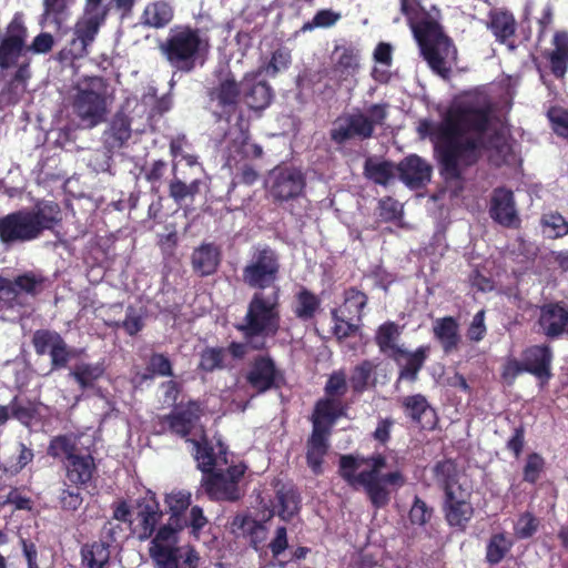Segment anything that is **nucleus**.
<instances>
[{"mask_svg": "<svg viewBox=\"0 0 568 568\" xmlns=\"http://www.w3.org/2000/svg\"><path fill=\"white\" fill-rule=\"evenodd\" d=\"M489 106L458 104L447 110L436 129L435 152L440 165V174L446 180H459L465 169L476 165L486 149L501 152L505 141L499 132L483 139L490 124Z\"/></svg>", "mask_w": 568, "mask_h": 568, "instance_id": "nucleus-1", "label": "nucleus"}, {"mask_svg": "<svg viewBox=\"0 0 568 568\" xmlns=\"http://www.w3.org/2000/svg\"><path fill=\"white\" fill-rule=\"evenodd\" d=\"M399 9L407 20L424 60L435 73L448 79L452 69L446 58L450 51L456 52V48L440 23V10L436 6L426 9L420 0H399Z\"/></svg>", "mask_w": 568, "mask_h": 568, "instance_id": "nucleus-2", "label": "nucleus"}, {"mask_svg": "<svg viewBox=\"0 0 568 568\" xmlns=\"http://www.w3.org/2000/svg\"><path fill=\"white\" fill-rule=\"evenodd\" d=\"M62 221L59 203L39 200L31 210H19L0 217V242L24 243L54 230Z\"/></svg>", "mask_w": 568, "mask_h": 568, "instance_id": "nucleus-3", "label": "nucleus"}, {"mask_svg": "<svg viewBox=\"0 0 568 568\" xmlns=\"http://www.w3.org/2000/svg\"><path fill=\"white\" fill-rule=\"evenodd\" d=\"M363 465H367L364 456L353 454L341 455L338 475L352 487L362 486L372 506L375 509H382L390 500V491L386 485L402 487L405 485L406 478L399 470L381 474V470L374 467L357 473L358 468Z\"/></svg>", "mask_w": 568, "mask_h": 568, "instance_id": "nucleus-4", "label": "nucleus"}, {"mask_svg": "<svg viewBox=\"0 0 568 568\" xmlns=\"http://www.w3.org/2000/svg\"><path fill=\"white\" fill-rule=\"evenodd\" d=\"M166 63L176 72L191 73L204 62L207 41L201 30L189 24H178L170 29L166 38L158 45Z\"/></svg>", "mask_w": 568, "mask_h": 568, "instance_id": "nucleus-5", "label": "nucleus"}, {"mask_svg": "<svg viewBox=\"0 0 568 568\" xmlns=\"http://www.w3.org/2000/svg\"><path fill=\"white\" fill-rule=\"evenodd\" d=\"M277 307V291L270 296L257 292L248 304L243 322L235 325V328L242 333L244 339L252 343L254 349H263L265 338L275 332L278 322Z\"/></svg>", "mask_w": 568, "mask_h": 568, "instance_id": "nucleus-6", "label": "nucleus"}, {"mask_svg": "<svg viewBox=\"0 0 568 568\" xmlns=\"http://www.w3.org/2000/svg\"><path fill=\"white\" fill-rule=\"evenodd\" d=\"M387 108L386 103H374L367 108V114L357 110L338 118L329 131L331 140L343 145L355 138L361 141L373 138L375 126L384 124L387 118Z\"/></svg>", "mask_w": 568, "mask_h": 568, "instance_id": "nucleus-7", "label": "nucleus"}, {"mask_svg": "<svg viewBox=\"0 0 568 568\" xmlns=\"http://www.w3.org/2000/svg\"><path fill=\"white\" fill-rule=\"evenodd\" d=\"M83 85L73 97L72 110L84 128L92 129L102 123L108 113L106 83L102 77H91L84 80Z\"/></svg>", "mask_w": 568, "mask_h": 568, "instance_id": "nucleus-8", "label": "nucleus"}, {"mask_svg": "<svg viewBox=\"0 0 568 568\" xmlns=\"http://www.w3.org/2000/svg\"><path fill=\"white\" fill-rule=\"evenodd\" d=\"M191 493L187 490H172L164 496V504L169 518L165 524H161L158 529H171L173 532L181 534L185 528H191V535L199 537L202 529L207 524L203 509L200 506H193L190 511V519L186 518V510L192 503Z\"/></svg>", "mask_w": 568, "mask_h": 568, "instance_id": "nucleus-9", "label": "nucleus"}, {"mask_svg": "<svg viewBox=\"0 0 568 568\" xmlns=\"http://www.w3.org/2000/svg\"><path fill=\"white\" fill-rule=\"evenodd\" d=\"M245 471L246 466L242 463L219 468L202 476L201 486L211 500L235 503L243 496L239 483Z\"/></svg>", "mask_w": 568, "mask_h": 568, "instance_id": "nucleus-10", "label": "nucleus"}, {"mask_svg": "<svg viewBox=\"0 0 568 568\" xmlns=\"http://www.w3.org/2000/svg\"><path fill=\"white\" fill-rule=\"evenodd\" d=\"M282 58L280 50L275 51L266 65L258 69L256 73L246 74L242 81V95L246 105L252 110L267 108L273 99L271 87L262 79V74L274 77L278 73L277 59Z\"/></svg>", "mask_w": 568, "mask_h": 568, "instance_id": "nucleus-11", "label": "nucleus"}, {"mask_svg": "<svg viewBox=\"0 0 568 568\" xmlns=\"http://www.w3.org/2000/svg\"><path fill=\"white\" fill-rule=\"evenodd\" d=\"M229 142L225 149V165L230 169L239 168V164L260 159L263 149L256 143H251L250 125L244 123L243 115L237 116L236 128L226 132Z\"/></svg>", "mask_w": 568, "mask_h": 568, "instance_id": "nucleus-12", "label": "nucleus"}, {"mask_svg": "<svg viewBox=\"0 0 568 568\" xmlns=\"http://www.w3.org/2000/svg\"><path fill=\"white\" fill-rule=\"evenodd\" d=\"M48 280L41 273L27 271L13 280L0 276V304L6 308L20 305L19 297L23 293L36 297L43 292Z\"/></svg>", "mask_w": 568, "mask_h": 568, "instance_id": "nucleus-13", "label": "nucleus"}, {"mask_svg": "<svg viewBox=\"0 0 568 568\" xmlns=\"http://www.w3.org/2000/svg\"><path fill=\"white\" fill-rule=\"evenodd\" d=\"M278 262L274 251L265 247L257 250L242 271L243 282L252 287L264 290L273 286L278 275Z\"/></svg>", "mask_w": 568, "mask_h": 568, "instance_id": "nucleus-14", "label": "nucleus"}, {"mask_svg": "<svg viewBox=\"0 0 568 568\" xmlns=\"http://www.w3.org/2000/svg\"><path fill=\"white\" fill-rule=\"evenodd\" d=\"M135 520L131 525V531L139 541L150 540L156 535L163 511L155 494L135 500Z\"/></svg>", "mask_w": 568, "mask_h": 568, "instance_id": "nucleus-15", "label": "nucleus"}, {"mask_svg": "<svg viewBox=\"0 0 568 568\" xmlns=\"http://www.w3.org/2000/svg\"><path fill=\"white\" fill-rule=\"evenodd\" d=\"M179 539V532H173L169 528L158 529L149 547V555L155 568H180L181 548L176 546Z\"/></svg>", "mask_w": 568, "mask_h": 568, "instance_id": "nucleus-16", "label": "nucleus"}, {"mask_svg": "<svg viewBox=\"0 0 568 568\" xmlns=\"http://www.w3.org/2000/svg\"><path fill=\"white\" fill-rule=\"evenodd\" d=\"M538 332L548 339H558L568 332V305L548 302L538 307Z\"/></svg>", "mask_w": 568, "mask_h": 568, "instance_id": "nucleus-17", "label": "nucleus"}, {"mask_svg": "<svg viewBox=\"0 0 568 568\" xmlns=\"http://www.w3.org/2000/svg\"><path fill=\"white\" fill-rule=\"evenodd\" d=\"M470 496L467 489L443 496L442 511L449 527L462 531L467 528L475 514Z\"/></svg>", "mask_w": 568, "mask_h": 568, "instance_id": "nucleus-18", "label": "nucleus"}, {"mask_svg": "<svg viewBox=\"0 0 568 568\" xmlns=\"http://www.w3.org/2000/svg\"><path fill=\"white\" fill-rule=\"evenodd\" d=\"M200 419V406L195 402H189L184 407L172 410L159 417L160 433L170 432L181 438L189 439Z\"/></svg>", "mask_w": 568, "mask_h": 568, "instance_id": "nucleus-19", "label": "nucleus"}, {"mask_svg": "<svg viewBox=\"0 0 568 568\" xmlns=\"http://www.w3.org/2000/svg\"><path fill=\"white\" fill-rule=\"evenodd\" d=\"M554 352L548 344H535L521 352V362L526 373L535 376L540 385L547 384L551 377Z\"/></svg>", "mask_w": 568, "mask_h": 568, "instance_id": "nucleus-20", "label": "nucleus"}, {"mask_svg": "<svg viewBox=\"0 0 568 568\" xmlns=\"http://www.w3.org/2000/svg\"><path fill=\"white\" fill-rule=\"evenodd\" d=\"M399 405L406 418L415 426L428 430L436 428L438 423L437 413L425 395L414 394L404 396L399 399Z\"/></svg>", "mask_w": 568, "mask_h": 568, "instance_id": "nucleus-21", "label": "nucleus"}, {"mask_svg": "<svg viewBox=\"0 0 568 568\" xmlns=\"http://www.w3.org/2000/svg\"><path fill=\"white\" fill-rule=\"evenodd\" d=\"M399 180L409 189L417 190L430 182L433 166L417 154H409L396 164Z\"/></svg>", "mask_w": 568, "mask_h": 568, "instance_id": "nucleus-22", "label": "nucleus"}, {"mask_svg": "<svg viewBox=\"0 0 568 568\" xmlns=\"http://www.w3.org/2000/svg\"><path fill=\"white\" fill-rule=\"evenodd\" d=\"M331 430L321 420H313V429L306 443V463L315 476L322 475L324 458L329 449Z\"/></svg>", "mask_w": 568, "mask_h": 568, "instance_id": "nucleus-23", "label": "nucleus"}, {"mask_svg": "<svg viewBox=\"0 0 568 568\" xmlns=\"http://www.w3.org/2000/svg\"><path fill=\"white\" fill-rule=\"evenodd\" d=\"M489 214L495 222L504 227L517 229L520 225L514 193L509 189L497 187L494 190Z\"/></svg>", "mask_w": 568, "mask_h": 568, "instance_id": "nucleus-24", "label": "nucleus"}, {"mask_svg": "<svg viewBox=\"0 0 568 568\" xmlns=\"http://www.w3.org/2000/svg\"><path fill=\"white\" fill-rule=\"evenodd\" d=\"M241 94L242 83L239 85L234 79L229 78L209 91L211 102H216V106L220 109L217 113L220 120L230 121V118L237 110Z\"/></svg>", "mask_w": 568, "mask_h": 568, "instance_id": "nucleus-25", "label": "nucleus"}, {"mask_svg": "<svg viewBox=\"0 0 568 568\" xmlns=\"http://www.w3.org/2000/svg\"><path fill=\"white\" fill-rule=\"evenodd\" d=\"M487 28L491 31L498 43L506 44L510 50L516 48L515 34L517 22L511 12L500 9L490 10Z\"/></svg>", "mask_w": 568, "mask_h": 568, "instance_id": "nucleus-26", "label": "nucleus"}, {"mask_svg": "<svg viewBox=\"0 0 568 568\" xmlns=\"http://www.w3.org/2000/svg\"><path fill=\"white\" fill-rule=\"evenodd\" d=\"M102 23L91 19L80 18L73 28V38L68 47V54L72 59H81L89 51L88 48L93 43Z\"/></svg>", "mask_w": 568, "mask_h": 568, "instance_id": "nucleus-27", "label": "nucleus"}, {"mask_svg": "<svg viewBox=\"0 0 568 568\" xmlns=\"http://www.w3.org/2000/svg\"><path fill=\"white\" fill-rule=\"evenodd\" d=\"M245 378L247 384L257 393L271 389L276 378V367L273 359L262 355L255 357Z\"/></svg>", "mask_w": 568, "mask_h": 568, "instance_id": "nucleus-28", "label": "nucleus"}, {"mask_svg": "<svg viewBox=\"0 0 568 568\" xmlns=\"http://www.w3.org/2000/svg\"><path fill=\"white\" fill-rule=\"evenodd\" d=\"M432 474L436 486L443 491L444 496L465 489L459 483L460 470L458 464L453 458L436 462L432 468Z\"/></svg>", "mask_w": 568, "mask_h": 568, "instance_id": "nucleus-29", "label": "nucleus"}, {"mask_svg": "<svg viewBox=\"0 0 568 568\" xmlns=\"http://www.w3.org/2000/svg\"><path fill=\"white\" fill-rule=\"evenodd\" d=\"M64 468L68 480L78 487H85L97 473V465L91 454L77 453L64 462Z\"/></svg>", "mask_w": 568, "mask_h": 568, "instance_id": "nucleus-30", "label": "nucleus"}, {"mask_svg": "<svg viewBox=\"0 0 568 568\" xmlns=\"http://www.w3.org/2000/svg\"><path fill=\"white\" fill-rule=\"evenodd\" d=\"M221 263V250L214 243H203L191 256L193 271L201 277L214 274Z\"/></svg>", "mask_w": 568, "mask_h": 568, "instance_id": "nucleus-31", "label": "nucleus"}, {"mask_svg": "<svg viewBox=\"0 0 568 568\" xmlns=\"http://www.w3.org/2000/svg\"><path fill=\"white\" fill-rule=\"evenodd\" d=\"M174 18V7L169 0H154L149 2L140 17L141 24L153 29H163Z\"/></svg>", "mask_w": 568, "mask_h": 568, "instance_id": "nucleus-32", "label": "nucleus"}, {"mask_svg": "<svg viewBox=\"0 0 568 568\" xmlns=\"http://www.w3.org/2000/svg\"><path fill=\"white\" fill-rule=\"evenodd\" d=\"M399 335L398 325L395 322L388 321L378 327L375 336L379 351L387 354L397 365H400V358L404 354V348L396 344Z\"/></svg>", "mask_w": 568, "mask_h": 568, "instance_id": "nucleus-33", "label": "nucleus"}, {"mask_svg": "<svg viewBox=\"0 0 568 568\" xmlns=\"http://www.w3.org/2000/svg\"><path fill=\"white\" fill-rule=\"evenodd\" d=\"M103 135L104 143L110 150L124 146L132 135L130 116L124 112H116Z\"/></svg>", "mask_w": 568, "mask_h": 568, "instance_id": "nucleus-34", "label": "nucleus"}, {"mask_svg": "<svg viewBox=\"0 0 568 568\" xmlns=\"http://www.w3.org/2000/svg\"><path fill=\"white\" fill-rule=\"evenodd\" d=\"M433 334L446 354L455 351L460 342L459 324L453 316L437 318L433 324Z\"/></svg>", "mask_w": 568, "mask_h": 568, "instance_id": "nucleus-35", "label": "nucleus"}, {"mask_svg": "<svg viewBox=\"0 0 568 568\" xmlns=\"http://www.w3.org/2000/svg\"><path fill=\"white\" fill-rule=\"evenodd\" d=\"M430 352L429 345H422L417 347L414 352H408L404 349L403 357L400 358L399 381H408L414 383L418 378V373L423 368L428 354Z\"/></svg>", "mask_w": 568, "mask_h": 568, "instance_id": "nucleus-36", "label": "nucleus"}, {"mask_svg": "<svg viewBox=\"0 0 568 568\" xmlns=\"http://www.w3.org/2000/svg\"><path fill=\"white\" fill-rule=\"evenodd\" d=\"M110 548V544L104 540H94L82 545L80 549L82 566L85 568H109Z\"/></svg>", "mask_w": 568, "mask_h": 568, "instance_id": "nucleus-37", "label": "nucleus"}, {"mask_svg": "<svg viewBox=\"0 0 568 568\" xmlns=\"http://www.w3.org/2000/svg\"><path fill=\"white\" fill-rule=\"evenodd\" d=\"M552 43L555 48L546 54V58L554 77L564 79L568 67V34L556 32Z\"/></svg>", "mask_w": 568, "mask_h": 568, "instance_id": "nucleus-38", "label": "nucleus"}, {"mask_svg": "<svg viewBox=\"0 0 568 568\" xmlns=\"http://www.w3.org/2000/svg\"><path fill=\"white\" fill-rule=\"evenodd\" d=\"M514 545L515 540L506 531L491 534L486 544L485 561L490 566L499 565Z\"/></svg>", "mask_w": 568, "mask_h": 568, "instance_id": "nucleus-39", "label": "nucleus"}, {"mask_svg": "<svg viewBox=\"0 0 568 568\" xmlns=\"http://www.w3.org/2000/svg\"><path fill=\"white\" fill-rule=\"evenodd\" d=\"M364 176L377 185L387 186L395 179L396 165L388 160L375 161L367 158L364 162Z\"/></svg>", "mask_w": 568, "mask_h": 568, "instance_id": "nucleus-40", "label": "nucleus"}, {"mask_svg": "<svg viewBox=\"0 0 568 568\" xmlns=\"http://www.w3.org/2000/svg\"><path fill=\"white\" fill-rule=\"evenodd\" d=\"M344 414L343 402L339 398L326 396L316 402L314 409V419L321 420L322 424L331 425Z\"/></svg>", "mask_w": 568, "mask_h": 568, "instance_id": "nucleus-41", "label": "nucleus"}, {"mask_svg": "<svg viewBox=\"0 0 568 568\" xmlns=\"http://www.w3.org/2000/svg\"><path fill=\"white\" fill-rule=\"evenodd\" d=\"M194 447V457L197 462V468L202 471V476L216 470V457L211 443L203 435L201 439H187Z\"/></svg>", "mask_w": 568, "mask_h": 568, "instance_id": "nucleus-42", "label": "nucleus"}, {"mask_svg": "<svg viewBox=\"0 0 568 568\" xmlns=\"http://www.w3.org/2000/svg\"><path fill=\"white\" fill-rule=\"evenodd\" d=\"M367 302L368 296L364 292L352 286L344 291V303L338 310L361 323L363 318V310L367 305Z\"/></svg>", "mask_w": 568, "mask_h": 568, "instance_id": "nucleus-43", "label": "nucleus"}, {"mask_svg": "<svg viewBox=\"0 0 568 568\" xmlns=\"http://www.w3.org/2000/svg\"><path fill=\"white\" fill-rule=\"evenodd\" d=\"M10 418L17 419L21 425L29 427L37 419L39 415L38 405L30 399H21L19 396H14L10 404Z\"/></svg>", "mask_w": 568, "mask_h": 568, "instance_id": "nucleus-44", "label": "nucleus"}, {"mask_svg": "<svg viewBox=\"0 0 568 568\" xmlns=\"http://www.w3.org/2000/svg\"><path fill=\"white\" fill-rule=\"evenodd\" d=\"M104 374L102 364L80 363L77 364L70 376L79 384L82 390L92 388L98 379Z\"/></svg>", "mask_w": 568, "mask_h": 568, "instance_id": "nucleus-45", "label": "nucleus"}, {"mask_svg": "<svg viewBox=\"0 0 568 568\" xmlns=\"http://www.w3.org/2000/svg\"><path fill=\"white\" fill-rule=\"evenodd\" d=\"M202 181L194 179L190 183H185L178 176H173L169 183V195L176 204H182L187 199L191 201L200 193Z\"/></svg>", "mask_w": 568, "mask_h": 568, "instance_id": "nucleus-46", "label": "nucleus"}, {"mask_svg": "<svg viewBox=\"0 0 568 568\" xmlns=\"http://www.w3.org/2000/svg\"><path fill=\"white\" fill-rule=\"evenodd\" d=\"M320 298L306 288H302L295 297L293 312L295 316L302 321H310L315 316L320 308Z\"/></svg>", "mask_w": 568, "mask_h": 568, "instance_id": "nucleus-47", "label": "nucleus"}, {"mask_svg": "<svg viewBox=\"0 0 568 568\" xmlns=\"http://www.w3.org/2000/svg\"><path fill=\"white\" fill-rule=\"evenodd\" d=\"M225 359V348L224 347H212L206 346L200 353V362L197 365V369L204 373H213L214 371H221L226 368Z\"/></svg>", "mask_w": 568, "mask_h": 568, "instance_id": "nucleus-48", "label": "nucleus"}, {"mask_svg": "<svg viewBox=\"0 0 568 568\" xmlns=\"http://www.w3.org/2000/svg\"><path fill=\"white\" fill-rule=\"evenodd\" d=\"M75 0H43L42 18L50 20L58 29L69 18V6Z\"/></svg>", "mask_w": 568, "mask_h": 568, "instance_id": "nucleus-49", "label": "nucleus"}, {"mask_svg": "<svg viewBox=\"0 0 568 568\" xmlns=\"http://www.w3.org/2000/svg\"><path fill=\"white\" fill-rule=\"evenodd\" d=\"M331 314L334 322L333 334L338 341L354 336L359 331L361 323L356 322L355 318L337 308H333Z\"/></svg>", "mask_w": 568, "mask_h": 568, "instance_id": "nucleus-50", "label": "nucleus"}, {"mask_svg": "<svg viewBox=\"0 0 568 568\" xmlns=\"http://www.w3.org/2000/svg\"><path fill=\"white\" fill-rule=\"evenodd\" d=\"M375 367L373 362L364 359L353 368L349 383L354 393L362 394L367 389Z\"/></svg>", "mask_w": 568, "mask_h": 568, "instance_id": "nucleus-51", "label": "nucleus"}, {"mask_svg": "<svg viewBox=\"0 0 568 568\" xmlns=\"http://www.w3.org/2000/svg\"><path fill=\"white\" fill-rule=\"evenodd\" d=\"M47 453L53 458H64L68 462L78 453V446L71 435H58L50 440Z\"/></svg>", "mask_w": 568, "mask_h": 568, "instance_id": "nucleus-52", "label": "nucleus"}, {"mask_svg": "<svg viewBox=\"0 0 568 568\" xmlns=\"http://www.w3.org/2000/svg\"><path fill=\"white\" fill-rule=\"evenodd\" d=\"M27 53V43L0 40V69L8 70L17 65L20 58Z\"/></svg>", "mask_w": 568, "mask_h": 568, "instance_id": "nucleus-53", "label": "nucleus"}, {"mask_svg": "<svg viewBox=\"0 0 568 568\" xmlns=\"http://www.w3.org/2000/svg\"><path fill=\"white\" fill-rule=\"evenodd\" d=\"M61 337L62 336L55 331L41 328L33 333L31 343L36 354L43 356L50 353V349L53 348V345H55Z\"/></svg>", "mask_w": 568, "mask_h": 568, "instance_id": "nucleus-54", "label": "nucleus"}, {"mask_svg": "<svg viewBox=\"0 0 568 568\" xmlns=\"http://www.w3.org/2000/svg\"><path fill=\"white\" fill-rule=\"evenodd\" d=\"M545 468L546 460L539 453L534 452L528 454L523 468L524 481L535 485L545 471Z\"/></svg>", "mask_w": 568, "mask_h": 568, "instance_id": "nucleus-55", "label": "nucleus"}, {"mask_svg": "<svg viewBox=\"0 0 568 568\" xmlns=\"http://www.w3.org/2000/svg\"><path fill=\"white\" fill-rule=\"evenodd\" d=\"M539 519L530 511L523 513L514 525V532L518 539L531 538L539 528Z\"/></svg>", "mask_w": 568, "mask_h": 568, "instance_id": "nucleus-56", "label": "nucleus"}, {"mask_svg": "<svg viewBox=\"0 0 568 568\" xmlns=\"http://www.w3.org/2000/svg\"><path fill=\"white\" fill-rule=\"evenodd\" d=\"M433 515L434 508L416 495L408 513L409 521L413 525L425 526L430 521Z\"/></svg>", "mask_w": 568, "mask_h": 568, "instance_id": "nucleus-57", "label": "nucleus"}, {"mask_svg": "<svg viewBox=\"0 0 568 568\" xmlns=\"http://www.w3.org/2000/svg\"><path fill=\"white\" fill-rule=\"evenodd\" d=\"M541 225L551 230L549 237L559 239L568 234V221L559 212H550L542 215Z\"/></svg>", "mask_w": 568, "mask_h": 568, "instance_id": "nucleus-58", "label": "nucleus"}, {"mask_svg": "<svg viewBox=\"0 0 568 568\" xmlns=\"http://www.w3.org/2000/svg\"><path fill=\"white\" fill-rule=\"evenodd\" d=\"M341 19L338 12L332 9L318 10L311 21L305 22L301 30L302 32L311 31L315 28H331Z\"/></svg>", "mask_w": 568, "mask_h": 568, "instance_id": "nucleus-59", "label": "nucleus"}, {"mask_svg": "<svg viewBox=\"0 0 568 568\" xmlns=\"http://www.w3.org/2000/svg\"><path fill=\"white\" fill-rule=\"evenodd\" d=\"M324 393L326 396L342 399L347 393V381L344 371H335L328 376Z\"/></svg>", "mask_w": 568, "mask_h": 568, "instance_id": "nucleus-60", "label": "nucleus"}, {"mask_svg": "<svg viewBox=\"0 0 568 568\" xmlns=\"http://www.w3.org/2000/svg\"><path fill=\"white\" fill-rule=\"evenodd\" d=\"M51 358V372L65 368L69 361L72 358V351L65 343L64 338L61 337L53 348L50 349Z\"/></svg>", "mask_w": 568, "mask_h": 568, "instance_id": "nucleus-61", "label": "nucleus"}, {"mask_svg": "<svg viewBox=\"0 0 568 568\" xmlns=\"http://www.w3.org/2000/svg\"><path fill=\"white\" fill-rule=\"evenodd\" d=\"M28 29L21 14H14L6 28V33L1 40L9 42L27 43Z\"/></svg>", "mask_w": 568, "mask_h": 568, "instance_id": "nucleus-62", "label": "nucleus"}, {"mask_svg": "<svg viewBox=\"0 0 568 568\" xmlns=\"http://www.w3.org/2000/svg\"><path fill=\"white\" fill-rule=\"evenodd\" d=\"M81 487L78 486H68L63 488L59 495V504L61 509L64 511H77L82 503L83 497L80 491Z\"/></svg>", "mask_w": 568, "mask_h": 568, "instance_id": "nucleus-63", "label": "nucleus"}, {"mask_svg": "<svg viewBox=\"0 0 568 568\" xmlns=\"http://www.w3.org/2000/svg\"><path fill=\"white\" fill-rule=\"evenodd\" d=\"M146 371L152 375L173 376L172 363L170 358L161 353L151 355Z\"/></svg>", "mask_w": 568, "mask_h": 568, "instance_id": "nucleus-64", "label": "nucleus"}]
</instances>
